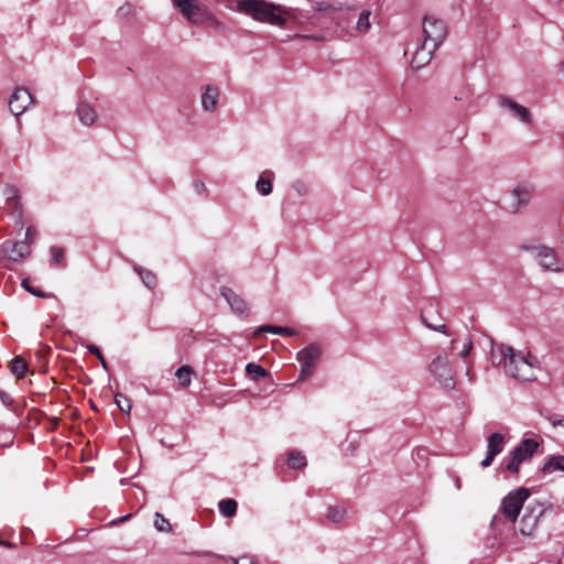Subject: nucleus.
Masks as SVG:
<instances>
[{
  "label": "nucleus",
  "instance_id": "a19ab883",
  "mask_svg": "<svg viewBox=\"0 0 564 564\" xmlns=\"http://www.w3.org/2000/svg\"><path fill=\"white\" fill-rule=\"evenodd\" d=\"M473 349V341L470 339H467L459 352L462 358H466Z\"/></svg>",
  "mask_w": 564,
  "mask_h": 564
},
{
  "label": "nucleus",
  "instance_id": "b1692460",
  "mask_svg": "<svg viewBox=\"0 0 564 564\" xmlns=\"http://www.w3.org/2000/svg\"><path fill=\"white\" fill-rule=\"evenodd\" d=\"M219 511L225 517H232L237 512V502L234 499H223L218 503Z\"/></svg>",
  "mask_w": 564,
  "mask_h": 564
},
{
  "label": "nucleus",
  "instance_id": "a18cd8bd",
  "mask_svg": "<svg viewBox=\"0 0 564 564\" xmlns=\"http://www.w3.org/2000/svg\"><path fill=\"white\" fill-rule=\"evenodd\" d=\"M552 425H553V426L561 425V426H563V427H564V419H563V420H554V421L552 422Z\"/></svg>",
  "mask_w": 564,
  "mask_h": 564
},
{
  "label": "nucleus",
  "instance_id": "f3484780",
  "mask_svg": "<svg viewBox=\"0 0 564 564\" xmlns=\"http://www.w3.org/2000/svg\"><path fill=\"white\" fill-rule=\"evenodd\" d=\"M220 295L227 301L234 313L245 316L248 315V305L246 301L232 289L221 286Z\"/></svg>",
  "mask_w": 564,
  "mask_h": 564
},
{
  "label": "nucleus",
  "instance_id": "ddd939ff",
  "mask_svg": "<svg viewBox=\"0 0 564 564\" xmlns=\"http://www.w3.org/2000/svg\"><path fill=\"white\" fill-rule=\"evenodd\" d=\"M33 102L30 91L25 88H17L10 99L9 108L14 116L22 115Z\"/></svg>",
  "mask_w": 564,
  "mask_h": 564
},
{
  "label": "nucleus",
  "instance_id": "e433bc0d",
  "mask_svg": "<svg viewBox=\"0 0 564 564\" xmlns=\"http://www.w3.org/2000/svg\"><path fill=\"white\" fill-rule=\"evenodd\" d=\"M132 6L130 3H124L117 10V17L120 19H126L132 13Z\"/></svg>",
  "mask_w": 564,
  "mask_h": 564
},
{
  "label": "nucleus",
  "instance_id": "4be33fe9",
  "mask_svg": "<svg viewBox=\"0 0 564 564\" xmlns=\"http://www.w3.org/2000/svg\"><path fill=\"white\" fill-rule=\"evenodd\" d=\"M542 470L544 474H552L557 470L564 471V456L558 455L550 457L543 465Z\"/></svg>",
  "mask_w": 564,
  "mask_h": 564
},
{
  "label": "nucleus",
  "instance_id": "c756f323",
  "mask_svg": "<svg viewBox=\"0 0 564 564\" xmlns=\"http://www.w3.org/2000/svg\"><path fill=\"white\" fill-rule=\"evenodd\" d=\"M269 332L272 334H278L282 336H293L295 335V330L290 327H281V326H263L259 328L256 333Z\"/></svg>",
  "mask_w": 564,
  "mask_h": 564
},
{
  "label": "nucleus",
  "instance_id": "2eb2a0df",
  "mask_svg": "<svg viewBox=\"0 0 564 564\" xmlns=\"http://www.w3.org/2000/svg\"><path fill=\"white\" fill-rule=\"evenodd\" d=\"M533 191L534 186L531 183H519L511 192L510 208L518 212L525 206L530 202Z\"/></svg>",
  "mask_w": 564,
  "mask_h": 564
},
{
  "label": "nucleus",
  "instance_id": "2f4dec72",
  "mask_svg": "<svg viewBox=\"0 0 564 564\" xmlns=\"http://www.w3.org/2000/svg\"><path fill=\"white\" fill-rule=\"evenodd\" d=\"M246 371L248 375H250L253 379H259L267 376V371L263 367L260 365L250 362L246 366Z\"/></svg>",
  "mask_w": 564,
  "mask_h": 564
},
{
  "label": "nucleus",
  "instance_id": "0eeeda50",
  "mask_svg": "<svg viewBox=\"0 0 564 564\" xmlns=\"http://www.w3.org/2000/svg\"><path fill=\"white\" fill-rule=\"evenodd\" d=\"M321 355L322 350L316 344H311L297 352V360L301 364L297 380L303 381L313 375L314 367L321 358Z\"/></svg>",
  "mask_w": 564,
  "mask_h": 564
},
{
  "label": "nucleus",
  "instance_id": "ea45409f",
  "mask_svg": "<svg viewBox=\"0 0 564 564\" xmlns=\"http://www.w3.org/2000/svg\"><path fill=\"white\" fill-rule=\"evenodd\" d=\"M193 188H194L195 193L198 195H203L207 191L205 183L199 180L194 181Z\"/></svg>",
  "mask_w": 564,
  "mask_h": 564
},
{
  "label": "nucleus",
  "instance_id": "37998d69",
  "mask_svg": "<svg viewBox=\"0 0 564 564\" xmlns=\"http://www.w3.org/2000/svg\"><path fill=\"white\" fill-rule=\"evenodd\" d=\"M495 457H496V456H494V455H491V454H489V453L487 452V455H486L485 459H482V460H481L480 466H481L482 468L489 467V466L492 464V462H494Z\"/></svg>",
  "mask_w": 564,
  "mask_h": 564
},
{
  "label": "nucleus",
  "instance_id": "f704fd0d",
  "mask_svg": "<svg viewBox=\"0 0 564 564\" xmlns=\"http://www.w3.org/2000/svg\"><path fill=\"white\" fill-rule=\"evenodd\" d=\"M292 189L299 195V196H305L308 192L307 185L303 181H295L292 184Z\"/></svg>",
  "mask_w": 564,
  "mask_h": 564
},
{
  "label": "nucleus",
  "instance_id": "6e6552de",
  "mask_svg": "<svg viewBox=\"0 0 564 564\" xmlns=\"http://www.w3.org/2000/svg\"><path fill=\"white\" fill-rule=\"evenodd\" d=\"M422 29L424 42L435 44V47L440 46L447 33L445 23L433 15L423 19Z\"/></svg>",
  "mask_w": 564,
  "mask_h": 564
},
{
  "label": "nucleus",
  "instance_id": "58836bf2",
  "mask_svg": "<svg viewBox=\"0 0 564 564\" xmlns=\"http://www.w3.org/2000/svg\"><path fill=\"white\" fill-rule=\"evenodd\" d=\"M35 239L36 231L32 227H28L25 232V239L22 242H28V246L30 247V245L33 243Z\"/></svg>",
  "mask_w": 564,
  "mask_h": 564
},
{
  "label": "nucleus",
  "instance_id": "4468645a",
  "mask_svg": "<svg viewBox=\"0 0 564 564\" xmlns=\"http://www.w3.org/2000/svg\"><path fill=\"white\" fill-rule=\"evenodd\" d=\"M220 98V88L216 84H207L203 87L200 106L205 112L213 113L217 110Z\"/></svg>",
  "mask_w": 564,
  "mask_h": 564
},
{
  "label": "nucleus",
  "instance_id": "a878e982",
  "mask_svg": "<svg viewBox=\"0 0 564 564\" xmlns=\"http://www.w3.org/2000/svg\"><path fill=\"white\" fill-rule=\"evenodd\" d=\"M134 270L139 274V276L141 278L142 282L144 283V285L147 288H149V289L155 288L156 278L150 270L143 269L141 267H135Z\"/></svg>",
  "mask_w": 564,
  "mask_h": 564
},
{
  "label": "nucleus",
  "instance_id": "c85d7f7f",
  "mask_svg": "<svg viewBox=\"0 0 564 564\" xmlns=\"http://www.w3.org/2000/svg\"><path fill=\"white\" fill-rule=\"evenodd\" d=\"M289 466L293 469H300L306 466V458L300 452H291L288 459Z\"/></svg>",
  "mask_w": 564,
  "mask_h": 564
},
{
  "label": "nucleus",
  "instance_id": "aec40b11",
  "mask_svg": "<svg viewBox=\"0 0 564 564\" xmlns=\"http://www.w3.org/2000/svg\"><path fill=\"white\" fill-rule=\"evenodd\" d=\"M273 178L274 173L272 171H263L256 183L257 191L263 196L271 194Z\"/></svg>",
  "mask_w": 564,
  "mask_h": 564
},
{
  "label": "nucleus",
  "instance_id": "20e7f679",
  "mask_svg": "<svg viewBox=\"0 0 564 564\" xmlns=\"http://www.w3.org/2000/svg\"><path fill=\"white\" fill-rule=\"evenodd\" d=\"M430 373L444 390L455 389L454 370L447 354L437 355L430 364Z\"/></svg>",
  "mask_w": 564,
  "mask_h": 564
},
{
  "label": "nucleus",
  "instance_id": "39448f33",
  "mask_svg": "<svg viewBox=\"0 0 564 564\" xmlns=\"http://www.w3.org/2000/svg\"><path fill=\"white\" fill-rule=\"evenodd\" d=\"M538 447L539 443L535 440L524 438L506 458V469L513 474L518 473L520 464L530 459Z\"/></svg>",
  "mask_w": 564,
  "mask_h": 564
},
{
  "label": "nucleus",
  "instance_id": "c03bdc74",
  "mask_svg": "<svg viewBox=\"0 0 564 564\" xmlns=\"http://www.w3.org/2000/svg\"><path fill=\"white\" fill-rule=\"evenodd\" d=\"M236 564H258V563L250 556H241L236 561Z\"/></svg>",
  "mask_w": 564,
  "mask_h": 564
},
{
  "label": "nucleus",
  "instance_id": "412c9836",
  "mask_svg": "<svg viewBox=\"0 0 564 564\" xmlns=\"http://www.w3.org/2000/svg\"><path fill=\"white\" fill-rule=\"evenodd\" d=\"M487 452L494 456H497L503 451L505 436L500 433H492L487 440Z\"/></svg>",
  "mask_w": 564,
  "mask_h": 564
},
{
  "label": "nucleus",
  "instance_id": "09e8293b",
  "mask_svg": "<svg viewBox=\"0 0 564 564\" xmlns=\"http://www.w3.org/2000/svg\"><path fill=\"white\" fill-rule=\"evenodd\" d=\"M130 517H131V514H127V516L122 517L120 519V522H123V521L128 520Z\"/></svg>",
  "mask_w": 564,
  "mask_h": 564
},
{
  "label": "nucleus",
  "instance_id": "c9c22d12",
  "mask_svg": "<svg viewBox=\"0 0 564 564\" xmlns=\"http://www.w3.org/2000/svg\"><path fill=\"white\" fill-rule=\"evenodd\" d=\"M87 348H88L89 352H91L93 355H95L97 357V359H99L102 368L107 369V361L104 358L100 349L96 345H89Z\"/></svg>",
  "mask_w": 564,
  "mask_h": 564
},
{
  "label": "nucleus",
  "instance_id": "9d476101",
  "mask_svg": "<svg viewBox=\"0 0 564 564\" xmlns=\"http://www.w3.org/2000/svg\"><path fill=\"white\" fill-rule=\"evenodd\" d=\"M3 195L6 196V210L17 216V227L23 228L22 205L20 203L19 189L12 185H6Z\"/></svg>",
  "mask_w": 564,
  "mask_h": 564
},
{
  "label": "nucleus",
  "instance_id": "473e14b6",
  "mask_svg": "<svg viewBox=\"0 0 564 564\" xmlns=\"http://www.w3.org/2000/svg\"><path fill=\"white\" fill-rule=\"evenodd\" d=\"M115 402L118 405V408L126 413H129L132 408L130 399H128L122 393H117L115 395Z\"/></svg>",
  "mask_w": 564,
  "mask_h": 564
},
{
  "label": "nucleus",
  "instance_id": "7c9ffc66",
  "mask_svg": "<svg viewBox=\"0 0 564 564\" xmlns=\"http://www.w3.org/2000/svg\"><path fill=\"white\" fill-rule=\"evenodd\" d=\"M154 528L159 532H171L172 531V525L170 524L169 520L165 519V517L160 512H155V514H154Z\"/></svg>",
  "mask_w": 564,
  "mask_h": 564
},
{
  "label": "nucleus",
  "instance_id": "393cba45",
  "mask_svg": "<svg viewBox=\"0 0 564 564\" xmlns=\"http://www.w3.org/2000/svg\"><path fill=\"white\" fill-rule=\"evenodd\" d=\"M10 368L14 376L22 378L28 371V364L22 357H15L11 360Z\"/></svg>",
  "mask_w": 564,
  "mask_h": 564
},
{
  "label": "nucleus",
  "instance_id": "72a5a7b5",
  "mask_svg": "<svg viewBox=\"0 0 564 564\" xmlns=\"http://www.w3.org/2000/svg\"><path fill=\"white\" fill-rule=\"evenodd\" d=\"M51 262L53 264H61L64 260V250L59 247H51Z\"/></svg>",
  "mask_w": 564,
  "mask_h": 564
},
{
  "label": "nucleus",
  "instance_id": "8fccbe9b",
  "mask_svg": "<svg viewBox=\"0 0 564 564\" xmlns=\"http://www.w3.org/2000/svg\"><path fill=\"white\" fill-rule=\"evenodd\" d=\"M455 485H456V488H457V489H459V488H460V480H459L458 478L456 479V484H455Z\"/></svg>",
  "mask_w": 564,
  "mask_h": 564
},
{
  "label": "nucleus",
  "instance_id": "bb28decb",
  "mask_svg": "<svg viewBox=\"0 0 564 564\" xmlns=\"http://www.w3.org/2000/svg\"><path fill=\"white\" fill-rule=\"evenodd\" d=\"M326 517L329 521L334 523L341 522L346 517V509L338 506H330L327 509Z\"/></svg>",
  "mask_w": 564,
  "mask_h": 564
},
{
  "label": "nucleus",
  "instance_id": "de8ad7c7",
  "mask_svg": "<svg viewBox=\"0 0 564 564\" xmlns=\"http://www.w3.org/2000/svg\"><path fill=\"white\" fill-rule=\"evenodd\" d=\"M466 376L469 378V381H473V377H471V375H470V370H469V369H467V371H466Z\"/></svg>",
  "mask_w": 564,
  "mask_h": 564
},
{
  "label": "nucleus",
  "instance_id": "5701e85b",
  "mask_svg": "<svg viewBox=\"0 0 564 564\" xmlns=\"http://www.w3.org/2000/svg\"><path fill=\"white\" fill-rule=\"evenodd\" d=\"M370 15L371 11L367 9L359 13L358 20L356 22V29L359 33H367L370 30Z\"/></svg>",
  "mask_w": 564,
  "mask_h": 564
},
{
  "label": "nucleus",
  "instance_id": "dca6fc26",
  "mask_svg": "<svg viewBox=\"0 0 564 564\" xmlns=\"http://www.w3.org/2000/svg\"><path fill=\"white\" fill-rule=\"evenodd\" d=\"M499 106L501 108L506 109L509 113H511L519 121L524 122V123L532 122V115L529 111V109L519 105L514 100H512L508 97H500Z\"/></svg>",
  "mask_w": 564,
  "mask_h": 564
},
{
  "label": "nucleus",
  "instance_id": "7ed1b4c3",
  "mask_svg": "<svg viewBox=\"0 0 564 564\" xmlns=\"http://www.w3.org/2000/svg\"><path fill=\"white\" fill-rule=\"evenodd\" d=\"M522 249L534 257L542 270L552 272L564 270V260L557 256L553 248L545 245H524Z\"/></svg>",
  "mask_w": 564,
  "mask_h": 564
},
{
  "label": "nucleus",
  "instance_id": "423d86ee",
  "mask_svg": "<svg viewBox=\"0 0 564 564\" xmlns=\"http://www.w3.org/2000/svg\"><path fill=\"white\" fill-rule=\"evenodd\" d=\"M529 496L530 491L527 488H519L510 491L501 502V512L503 517L511 522H516L520 510Z\"/></svg>",
  "mask_w": 564,
  "mask_h": 564
},
{
  "label": "nucleus",
  "instance_id": "f03ea898",
  "mask_svg": "<svg viewBox=\"0 0 564 564\" xmlns=\"http://www.w3.org/2000/svg\"><path fill=\"white\" fill-rule=\"evenodd\" d=\"M237 8L259 22L282 26L286 21L282 17V7L265 0H238Z\"/></svg>",
  "mask_w": 564,
  "mask_h": 564
},
{
  "label": "nucleus",
  "instance_id": "a211bd4d",
  "mask_svg": "<svg viewBox=\"0 0 564 564\" xmlns=\"http://www.w3.org/2000/svg\"><path fill=\"white\" fill-rule=\"evenodd\" d=\"M436 48L435 44L423 42L422 45L415 48L411 59V66L414 69H420L429 64L432 58V54Z\"/></svg>",
  "mask_w": 564,
  "mask_h": 564
},
{
  "label": "nucleus",
  "instance_id": "1a4fd4ad",
  "mask_svg": "<svg viewBox=\"0 0 564 564\" xmlns=\"http://www.w3.org/2000/svg\"><path fill=\"white\" fill-rule=\"evenodd\" d=\"M545 507L541 503H531L527 507L525 513L520 521V532L523 535H531L536 529L540 518L543 516Z\"/></svg>",
  "mask_w": 564,
  "mask_h": 564
},
{
  "label": "nucleus",
  "instance_id": "9b49d317",
  "mask_svg": "<svg viewBox=\"0 0 564 564\" xmlns=\"http://www.w3.org/2000/svg\"><path fill=\"white\" fill-rule=\"evenodd\" d=\"M172 2L191 23L197 24L203 21L204 12L198 0H172Z\"/></svg>",
  "mask_w": 564,
  "mask_h": 564
},
{
  "label": "nucleus",
  "instance_id": "4c0bfd02",
  "mask_svg": "<svg viewBox=\"0 0 564 564\" xmlns=\"http://www.w3.org/2000/svg\"><path fill=\"white\" fill-rule=\"evenodd\" d=\"M22 286L30 293H32L33 295L35 296H39V297H46V295L40 291L39 289H35L33 286L30 285V281L28 279H24L22 281Z\"/></svg>",
  "mask_w": 564,
  "mask_h": 564
},
{
  "label": "nucleus",
  "instance_id": "cd10ccee",
  "mask_svg": "<svg viewBox=\"0 0 564 564\" xmlns=\"http://www.w3.org/2000/svg\"><path fill=\"white\" fill-rule=\"evenodd\" d=\"M193 373V370L189 366H182L180 367L176 372H175V376L180 382V384L184 388L188 387L191 384V376Z\"/></svg>",
  "mask_w": 564,
  "mask_h": 564
},
{
  "label": "nucleus",
  "instance_id": "6ab92c4d",
  "mask_svg": "<svg viewBox=\"0 0 564 564\" xmlns=\"http://www.w3.org/2000/svg\"><path fill=\"white\" fill-rule=\"evenodd\" d=\"M77 116H78L80 122L85 126H91L97 120V112H96L95 108L86 101L78 104Z\"/></svg>",
  "mask_w": 564,
  "mask_h": 564
},
{
  "label": "nucleus",
  "instance_id": "79ce46f5",
  "mask_svg": "<svg viewBox=\"0 0 564 564\" xmlns=\"http://www.w3.org/2000/svg\"><path fill=\"white\" fill-rule=\"evenodd\" d=\"M422 321H423V323L426 325V327H429V328H431V329H433V330H436V332L446 333V325H445V324H441V325H438V326L433 325V324H430V323L425 319L424 315H422Z\"/></svg>",
  "mask_w": 564,
  "mask_h": 564
},
{
  "label": "nucleus",
  "instance_id": "49530a36",
  "mask_svg": "<svg viewBox=\"0 0 564 564\" xmlns=\"http://www.w3.org/2000/svg\"><path fill=\"white\" fill-rule=\"evenodd\" d=\"M303 37H305V39H312V40H316V41H321V40H323V37L311 36V35H303Z\"/></svg>",
  "mask_w": 564,
  "mask_h": 564
},
{
  "label": "nucleus",
  "instance_id": "f8f14e48",
  "mask_svg": "<svg viewBox=\"0 0 564 564\" xmlns=\"http://www.w3.org/2000/svg\"><path fill=\"white\" fill-rule=\"evenodd\" d=\"M1 253L11 261L18 262L30 256L28 242L7 240L0 246Z\"/></svg>",
  "mask_w": 564,
  "mask_h": 564
},
{
  "label": "nucleus",
  "instance_id": "f257e3e1",
  "mask_svg": "<svg viewBox=\"0 0 564 564\" xmlns=\"http://www.w3.org/2000/svg\"><path fill=\"white\" fill-rule=\"evenodd\" d=\"M490 357L492 365L501 367L505 373L511 378L529 381L535 378V370L530 354L524 355L511 346L503 344L492 345Z\"/></svg>",
  "mask_w": 564,
  "mask_h": 564
}]
</instances>
